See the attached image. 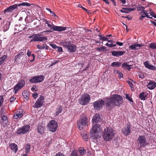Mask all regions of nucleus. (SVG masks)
Masks as SVG:
<instances>
[{
    "mask_svg": "<svg viewBox=\"0 0 156 156\" xmlns=\"http://www.w3.org/2000/svg\"><path fill=\"white\" fill-rule=\"evenodd\" d=\"M123 101V98L121 96L117 94H114L109 98H106V103L107 106L111 108L114 105L120 106Z\"/></svg>",
    "mask_w": 156,
    "mask_h": 156,
    "instance_id": "1",
    "label": "nucleus"
},
{
    "mask_svg": "<svg viewBox=\"0 0 156 156\" xmlns=\"http://www.w3.org/2000/svg\"><path fill=\"white\" fill-rule=\"evenodd\" d=\"M115 135L114 130L111 127H107L104 130L102 133L103 139L105 141L111 140Z\"/></svg>",
    "mask_w": 156,
    "mask_h": 156,
    "instance_id": "2",
    "label": "nucleus"
},
{
    "mask_svg": "<svg viewBox=\"0 0 156 156\" xmlns=\"http://www.w3.org/2000/svg\"><path fill=\"white\" fill-rule=\"evenodd\" d=\"M92 127V132L94 135V138L98 139L100 137L102 129L101 126L98 124H94Z\"/></svg>",
    "mask_w": 156,
    "mask_h": 156,
    "instance_id": "3",
    "label": "nucleus"
},
{
    "mask_svg": "<svg viewBox=\"0 0 156 156\" xmlns=\"http://www.w3.org/2000/svg\"><path fill=\"white\" fill-rule=\"evenodd\" d=\"M88 121L87 116L83 115L77 121V126L80 130L82 129L84 127L88 125Z\"/></svg>",
    "mask_w": 156,
    "mask_h": 156,
    "instance_id": "4",
    "label": "nucleus"
},
{
    "mask_svg": "<svg viewBox=\"0 0 156 156\" xmlns=\"http://www.w3.org/2000/svg\"><path fill=\"white\" fill-rule=\"evenodd\" d=\"M90 95L87 93H85L80 97L78 101L80 105H85L90 102Z\"/></svg>",
    "mask_w": 156,
    "mask_h": 156,
    "instance_id": "5",
    "label": "nucleus"
},
{
    "mask_svg": "<svg viewBox=\"0 0 156 156\" xmlns=\"http://www.w3.org/2000/svg\"><path fill=\"white\" fill-rule=\"evenodd\" d=\"M30 126L29 124H26L17 129L16 133L18 135H23L29 132Z\"/></svg>",
    "mask_w": 156,
    "mask_h": 156,
    "instance_id": "6",
    "label": "nucleus"
},
{
    "mask_svg": "<svg viewBox=\"0 0 156 156\" xmlns=\"http://www.w3.org/2000/svg\"><path fill=\"white\" fill-rule=\"evenodd\" d=\"M29 38L32 39L31 40L30 42L34 41H46L48 38L47 37H45L41 36V34H33L31 36L28 37Z\"/></svg>",
    "mask_w": 156,
    "mask_h": 156,
    "instance_id": "7",
    "label": "nucleus"
},
{
    "mask_svg": "<svg viewBox=\"0 0 156 156\" xmlns=\"http://www.w3.org/2000/svg\"><path fill=\"white\" fill-rule=\"evenodd\" d=\"M58 127V124L56 121L52 120L50 121L47 125V128L51 132H55Z\"/></svg>",
    "mask_w": 156,
    "mask_h": 156,
    "instance_id": "8",
    "label": "nucleus"
},
{
    "mask_svg": "<svg viewBox=\"0 0 156 156\" xmlns=\"http://www.w3.org/2000/svg\"><path fill=\"white\" fill-rule=\"evenodd\" d=\"M137 142L140 145V148L145 147L148 145L145 136L144 135L140 136L137 139Z\"/></svg>",
    "mask_w": 156,
    "mask_h": 156,
    "instance_id": "9",
    "label": "nucleus"
},
{
    "mask_svg": "<svg viewBox=\"0 0 156 156\" xmlns=\"http://www.w3.org/2000/svg\"><path fill=\"white\" fill-rule=\"evenodd\" d=\"M25 82L23 80L20 81L13 88V92L16 94L17 92L19 91L25 85Z\"/></svg>",
    "mask_w": 156,
    "mask_h": 156,
    "instance_id": "10",
    "label": "nucleus"
},
{
    "mask_svg": "<svg viewBox=\"0 0 156 156\" xmlns=\"http://www.w3.org/2000/svg\"><path fill=\"white\" fill-rule=\"evenodd\" d=\"M44 76L40 75L33 77L29 80L30 82L32 83H36L42 82L44 79Z\"/></svg>",
    "mask_w": 156,
    "mask_h": 156,
    "instance_id": "11",
    "label": "nucleus"
},
{
    "mask_svg": "<svg viewBox=\"0 0 156 156\" xmlns=\"http://www.w3.org/2000/svg\"><path fill=\"white\" fill-rule=\"evenodd\" d=\"M105 103V101L103 100H98L93 103L94 108L97 110H99L102 108L103 105Z\"/></svg>",
    "mask_w": 156,
    "mask_h": 156,
    "instance_id": "12",
    "label": "nucleus"
},
{
    "mask_svg": "<svg viewBox=\"0 0 156 156\" xmlns=\"http://www.w3.org/2000/svg\"><path fill=\"white\" fill-rule=\"evenodd\" d=\"M122 131L125 136H127L130 134L131 132L130 123H127L122 129Z\"/></svg>",
    "mask_w": 156,
    "mask_h": 156,
    "instance_id": "13",
    "label": "nucleus"
},
{
    "mask_svg": "<svg viewBox=\"0 0 156 156\" xmlns=\"http://www.w3.org/2000/svg\"><path fill=\"white\" fill-rule=\"evenodd\" d=\"M44 101V98L42 96L40 95L35 104L34 105V107L38 108L40 107L43 105Z\"/></svg>",
    "mask_w": 156,
    "mask_h": 156,
    "instance_id": "14",
    "label": "nucleus"
},
{
    "mask_svg": "<svg viewBox=\"0 0 156 156\" xmlns=\"http://www.w3.org/2000/svg\"><path fill=\"white\" fill-rule=\"evenodd\" d=\"M147 81V86L148 89L151 90L154 89L156 86V82L151 80H148Z\"/></svg>",
    "mask_w": 156,
    "mask_h": 156,
    "instance_id": "15",
    "label": "nucleus"
},
{
    "mask_svg": "<svg viewBox=\"0 0 156 156\" xmlns=\"http://www.w3.org/2000/svg\"><path fill=\"white\" fill-rule=\"evenodd\" d=\"M144 45L141 44H137L134 43L133 44L129 46V48L132 50H136L139 49L140 47L143 46Z\"/></svg>",
    "mask_w": 156,
    "mask_h": 156,
    "instance_id": "16",
    "label": "nucleus"
},
{
    "mask_svg": "<svg viewBox=\"0 0 156 156\" xmlns=\"http://www.w3.org/2000/svg\"><path fill=\"white\" fill-rule=\"evenodd\" d=\"M112 55L114 56L118 57L122 55L125 53L124 51H111Z\"/></svg>",
    "mask_w": 156,
    "mask_h": 156,
    "instance_id": "17",
    "label": "nucleus"
},
{
    "mask_svg": "<svg viewBox=\"0 0 156 156\" xmlns=\"http://www.w3.org/2000/svg\"><path fill=\"white\" fill-rule=\"evenodd\" d=\"M100 117L99 115L96 114L94 115V116L93 119H92V122L93 124H98V123H99L100 122Z\"/></svg>",
    "mask_w": 156,
    "mask_h": 156,
    "instance_id": "18",
    "label": "nucleus"
},
{
    "mask_svg": "<svg viewBox=\"0 0 156 156\" xmlns=\"http://www.w3.org/2000/svg\"><path fill=\"white\" fill-rule=\"evenodd\" d=\"M145 67L147 68L152 70H156V67L155 66L150 65L148 61H146L144 63Z\"/></svg>",
    "mask_w": 156,
    "mask_h": 156,
    "instance_id": "19",
    "label": "nucleus"
},
{
    "mask_svg": "<svg viewBox=\"0 0 156 156\" xmlns=\"http://www.w3.org/2000/svg\"><path fill=\"white\" fill-rule=\"evenodd\" d=\"M17 7V4L13 5L4 9V12L5 13H6V12H12L13 10L16 9Z\"/></svg>",
    "mask_w": 156,
    "mask_h": 156,
    "instance_id": "20",
    "label": "nucleus"
},
{
    "mask_svg": "<svg viewBox=\"0 0 156 156\" xmlns=\"http://www.w3.org/2000/svg\"><path fill=\"white\" fill-rule=\"evenodd\" d=\"M66 28L64 27L55 26L54 25L52 28V30L53 31H62L65 30H66Z\"/></svg>",
    "mask_w": 156,
    "mask_h": 156,
    "instance_id": "21",
    "label": "nucleus"
},
{
    "mask_svg": "<svg viewBox=\"0 0 156 156\" xmlns=\"http://www.w3.org/2000/svg\"><path fill=\"white\" fill-rule=\"evenodd\" d=\"M1 122L5 125H7L8 123V120L7 115L1 116Z\"/></svg>",
    "mask_w": 156,
    "mask_h": 156,
    "instance_id": "22",
    "label": "nucleus"
},
{
    "mask_svg": "<svg viewBox=\"0 0 156 156\" xmlns=\"http://www.w3.org/2000/svg\"><path fill=\"white\" fill-rule=\"evenodd\" d=\"M67 49L71 52H75L76 49V46L73 43H72Z\"/></svg>",
    "mask_w": 156,
    "mask_h": 156,
    "instance_id": "23",
    "label": "nucleus"
},
{
    "mask_svg": "<svg viewBox=\"0 0 156 156\" xmlns=\"http://www.w3.org/2000/svg\"><path fill=\"white\" fill-rule=\"evenodd\" d=\"M45 129V126L43 124L39 125L37 129L38 132L40 134H42L44 133Z\"/></svg>",
    "mask_w": 156,
    "mask_h": 156,
    "instance_id": "24",
    "label": "nucleus"
},
{
    "mask_svg": "<svg viewBox=\"0 0 156 156\" xmlns=\"http://www.w3.org/2000/svg\"><path fill=\"white\" fill-rule=\"evenodd\" d=\"M23 114L21 112H16L14 114L13 117L15 119H18L22 117Z\"/></svg>",
    "mask_w": 156,
    "mask_h": 156,
    "instance_id": "25",
    "label": "nucleus"
},
{
    "mask_svg": "<svg viewBox=\"0 0 156 156\" xmlns=\"http://www.w3.org/2000/svg\"><path fill=\"white\" fill-rule=\"evenodd\" d=\"M72 42L69 41L68 39H66L61 42L62 45L65 48H67L71 44Z\"/></svg>",
    "mask_w": 156,
    "mask_h": 156,
    "instance_id": "26",
    "label": "nucleus"
},
{
    "mask_svg": "<svg viewBox=\"0 0 156 156\" xmlns=\"http://www.w3.org/2000/svg\"><path fill=\"white\" fill-rule=\"evenodd\" d=\"M10 148L13 151L16 153L18 150V147L17 145L15 143H12L9 145Z\"/></svg>",
    "mask_w": 156,
    "mask_h": 156,
    "instance_id": "27",
    "label": "nucleus"
},
{
    "mask_svg": "<svg viewBox=\"0 0 156 156\" xmlns=\"http://www.w3.org/2000/svg\"><path fill=\"white\" fill-rule=\"evenodd\" d=\"M62 110V107L61 106L59 105L57 108L56 109V112L54 114V115L56 116L59 114L61 113Z\"/></svg>",
    "mask_w": 156,
    "mask_h": 156,
    "instance_id": "28",
    "label": "nucleus"
},
{
    "mask_svg": "<svg viewBox=\"0 0 156 156\" xmlns=\"http://www.w3.org/2000/svg\"><path fill=\"white\" fill-rule=\"evenodd\" d=\"M147 96V93L143 92L140 94L139 97L141 100L144 101Z\"/></svg>",
    "mask_w": 156,
    "mask_h": 156,
    "instance_id": "29",
    "label": "nucleus"
},
{
    "mask_svg": "<svg viewBox=\"0 0 156 156\" xmlns=\"http://www.w3.org/2000/svg\"><path fill=\"white\" fill-rule=\"evenodd\" d=\"M10 24V22L9 21H7L4 25L3 27V30L4 32H5L8 30L9 28Z\"/></svg>",
    "mask_w": 156,
    "mask_h": 156,
    "instance_id": "30",
    "label": "nucleus"
},
{
    "mask_svg": "<svg viewBox=\"0 0 156 156\" xmlns=\"http://www.w3.org/2000/svg\"><path fill=\"white\" fill-rule=\"evenodd\" d=\"M45 24H47L48 26L49 27V28L52 29V28L53 27L54 25L51 22L50 20H48L47 19H44V20Z\"/></svg>",
    "mask_w": 156,
    "mask_h": 156,
    "instance_id": "31",
    "label": "nucleus"
},
{
    "mask_svg": "<svg viewBox=\"0 0 156 156\" xmlns=\"http://www.w3.org/2000/svg\"><path fill=\"white\" fill-rule=\"evenodd\" d=\"M22 95L26 100L29 99V93L28 91L26 90L23 91L22 93Z\"/></svg>",
    "mask_w": 156,
    "mask_h": 156,
    "instance_id": "32",
    "label": "nucleus"
},
{
    "mask_svg": "<svg viewBox=\"0 0 156 156\" xmlns=\"http://www.w3.org/2000/svg\"><path fill=\"white\" fill-rule=\"evenodd\" d=\"M121 65V63L118 61L114 62L112 63L111 66L112 67L116 66L118 67H120Z\"/></svg>",
    "mask_w": 156,
    "mask_h": 156,
    "instance_id": "33",
    "label": "nucleus"
},
{
    "mask_svg": "<svg viewBox=\"0 0 156 156\" xmlns=\"http://www.w3.org/2000/svg\"><path fill=\"white\" fill-rule=\"evenodd\" d=\"M26 49L25 48H23L20 50L18 52V53L20 55V56H21L23 55H26Z\"/></svg>",
    "mask_w": 156,
    "mask_h": 156,
    "instance_id": "34",
    "label": "nucleus"
},
{
    "mask_svg": "<svg viewBox=\"0 0 156 156\" xmlns=\"http://www.w3.org/2000/svg\"><path fill=\"white\" fill-rule=\"evenodd\" d=\"M31 4L28 3L27 2H23L21 3L17 4V7L21 6H29L31 5Z\"/></svg>",
    "mask_w": 156,
    "mask_h": 156,
    "instance_id": "35",
    "label": "nucleus"
},
{
    "mask_svg": "<svg viewBox=\"0 0 156 156\" xmlns=\"http://www.w3.org/2000/svg\"><path fill=\"white\" fill-rule=\"evenodd\" d=\"M143 13L146 16V17L147 18H151L152 17H150L148 15L149 13L148 12L147 10H144L143 11H142L140 12V14Z\"/></svg>",
    "mask_w": 156,
    "mask_h": 156,
    "instance_id": "36",
    "label": "nucleus"
},
{
    "mask_svg": "<svg viewBox=\"0 0 156 156\" xmlns=\"http://www.w3.org/2000/svg\"><path fill=\"white\" fill-rule=\"evenodd\" d=\"M149 47L151 49H156V43H151L149 44Z\"/></svg>",
    "mask_w": 156,
    "mask_h": 156,
    "instance_id": "37",
    "label": "nucleus"
},
{
    "mask_svg": "<svg viewBox=\"0 0 156 156\" xmlns=\"http://www.w3.org/2000/svg\"><path fill=\"white\" fill-rule=\"evenodd\" d=\"M25 149L26 150V153L27 154L29 151L30 149V146L29 144H27L25 146Z\"/></svg>",
    "mask_w": 156,
    "mask_h": 156,
    "instance_id": "38",
    "label": "nucleus"
},
{
    "mask_svg": "<svg viewBox=\"0 0 156 156\" xmlns=\"http://www.w3.org/2000/svg\"><path fill=\"white\" fill-rule=\"evenodd\" d=\"M124 9L125 10H126L127 11V13H129V12H130L131 11L135 10L136 9V8H132L131 7H128V8H124Z\"/></svg>",
    "mask_w": 156,
    "mask_h": 156,
    "instance_id": "39",
    "label": "nucleus"
},
{
    "mask_svg": "<svg viewBox=\"0 0 156 156\" xmlns=\"http://www.w3.org/2000/svg\"><path fill=\"white\" fill-rule=\"evenodd\" d=\"M79 152L80 154L82 155L86 153V151L83 148H80L79 150Z\"/></svg>",
    "mask_w": 156,
    "mask_h": 156,
    "instance_id": "40",
    "label": "nucleus"
},
{
    "mask_svg": "<svg viewBox=\"0 0 156 156\" xmlns=\"http://www.w3.org/2000/svg\"><path fill=\"white\" fill-rule=\"evenodd\" d=\"M98 36L100 37V40L103 41H107L108 39V38H107L106 37H102L100 35H98Z\"/></svg>",
    "mask_w": 156,
    "mask_h": 156,
    "instance_id": "41",
    "label": "nucleus"
},
{
    "mask_svg": "<svg viewBox=\"0 0 156 156\" xmlns=\"http://www.w3.org/2000/svg\"><path fill=\"white\" fill-rule=\"evenodd\" d=\"M81 135L82 136L83 138L86 141H87L88 140V138L87 135L86 134H82Z\"/></svg>",
    "mask_w": 156,
    "mask_h": 156,
    "instance_id": "42",
    "label": "nucleus"
},
{
    "mask_svg": "<svg viewBox=\"0 0 156 156\" xmlns=\"http://www.w3.org/2000/svg\"><path fill=\"white\" fill-rule=\"evenodd\" d=\"M125 98L126 99L128 100L129 101L131 102H133V100L132 98L129 97L128 94H126Z\"/></svg>",
    "mask_w": 156,
    "mask_h": 156,
    "instance_id": "43",
    "label": "nucleus"
},
{
    "mask_svg": "<svg viewBox=\"0 0 156 156\" xmlns=\"http://www.w3.org/2000/svg\"><path fill=\"white\" fill-rule=\"evenodd\" d=\"M46 10L49 11L50 12V13L52 14V16H56V15L55 13L53 11H51V10L49 8H46Z\"/></svg>",
    "mask_w": 156,
    "mask_h": 156,
    "instance_id": "44",
    "label": "nucleus"
},
{
    "mask_svg": "<svg viewBox=\"0 0 156 156\" xmlns=\"http://www.w3.org/2000/svg\"><path fill=\"white\" fill-rule=\"evenodd\" d=\"M127 82L129 83V85L130 87L132 89V90H133V89L134 88L133 85L131 82L129 80L127 81Z\"/></svg>",
    "mask_w": 156,
    "mask_h": 156,
    "instance_id": "45",
    "label": "nucleus"
},
{
    "mask_svg": "<svg viewBox=\"0 0 156 156\" xmlns=\"http://www.w3.org/2000/svg\"><path fill=\"white\" fill-rule=\"evenodd\" d=\"M106 49V48L105 46L97 48L96 49L97 50L99 51H100L102 50H105Z\"/></svg>",
    "mask_w": 156,
    "mask_h": 156,
    "instance_id": "46",
    "label": "nucleus"
},
{
    "mask_svg": "<svg viewBox=\"0 0 156 156\" xmlns=\"http://www.w3.org/2000/svg\"><path fill=\"white\" fill-rule=\"evenodd\" d=\"M136 8L138 11H143L144 10L145 8L144 6H141L136 7Z\"/></svg>",
    "mask_w": 156,
    "mask_h": 156,
    "instance_id": "47",
    "label": "nucleus"
},
{
    "mask_svg": "<svg viewBox=\"0 0 156 156\" xmlns=\"http://www.w3.org/2000/svg\"><path fill=\"white\" fill-rule=\"evenodd\" d=\"M5 109L3 108H2L0 111L1 116H2V115H7V114L5 113Z\"/></svg>",
    "mask_w": 156,
    "mask_h": 156,
    "instance_id": "48",
    "label": "nucleus"
},
{
    "mask_svg": "<svg viewBox=\"0 0 156 156\" xmlns=\"http://www.w3.org/2000/svg\"><path fill=\"white\" fill-rule=\"evenodd\" d=\"M30 59V61L31 62H33L34 61L35 59V56L34 54H31V55L29 57Z\"/></svg>",
    "mask_w": 156,
    "mask_h": 156,
    "instance_id": "49",
    "label": "nucleus"
},
{
    "mask_svg": "<svg viewBox=\"0 0 156 156\" xmlns=\"http://www.w3.org/2000/svg\"><path fill=\"white\" fill-rule=\"evenodd\" d=\"M139 78L143 79L145 77L144 73H140L138 74Z\"/></svg>",
    "mask_w": 156,
    "mask_h": 156,
    "instance_id": "50",
    "label": "nucleus"
},
{
    "mask_svg": "<svg viewBox=\"0 0 156 156\" xmlns=\"http://www.w3.org/2000/svg\"><path fill=\"white\" fill-rule=\"evenodd\" d=\"M27 16L26 18L28 17L30 18L32 16V12L31 11H27Z\"/></svg>",
    "mask_w": 156,
    "mask_h": 156,
    "instance_id": "51",
    "label": "nucleus"
},
{
    "mask_svg": "<svg viewBox=\"0 0 156 156\" xmlns=\"http://www.w3.org/2000/svg\"><path fill=\"white\" fill-rule=\"evenodd\" d=\"M70 156H79L76 152L75 151H73L71 154Z\"/></svg>",
    "mask_w": 156,
    "mask_h": 156,
    "instance_id": "52",
    "label": "nucleus"
},
{
    "mask_svg": "<svg viewBox=\"0 0 156 156\" xmlns=\"http://www.w3.org/2000/svg\"><path fill=\"white\" fill-rule=\"evenodd\" d=\"M4 101V98L3 96H0V106L2 105Z\"/></svg>",
    "mask_w": 156,
    "mask_h": 156,
    "instance_id": "53",
    "label": "nucleus"
},
{
    "mask_svg": "<svg viewBox=\"0 0 156 156\" xmlns=\"http://www.w3.org/2000/svg\"><path fill=\"white\" fill-rule=\"evenodd\" d=\"M118 74L119 75V79H120L121 78H123V74L120 71H119V72Z\"/></svg>",
    "mask_w": 156,
    "mask_h": 156,
    "instance_id": "54",
    "label": "nucleus"
},
{
    "mask_svg": "<svg viewBox=\"0 0 156 156\" xmlns=\"http://www.w3.org/2000/svg\"><path fill=\"white\" fill-rule=\"evenodd\" d=\"M57 51L58 52H62V49L61 47L57 46Z\"/></svg>",
    "mask_w": 156,
    "mask_h": 156,
    "instance_id": "55",
    "label": "nucleus"
},
{
    "mask_svg": "<svg viewBox=\"0 0 156 156\" xmlns=\"http://www.w3.org/2000/svg\"><path fill=\"white\" fill-rule=\"evenodd\" d=\"M143 14H142L141 16L140 17L139 19L140 20H143V18L145 17H146V16L144 14L142 13Z\"/></svg>",
    "mask_w": 156,
    "mask_h": 156,
    "instance_id": "56",
    "label": "nucleus"
},
{
    "mask_svg": "<svg viewBox=\"0 0 156 156\" xmlns=\"http://www.w3.org/2000/svg\"><path fill=\"white\" fill-rule=\"evenodd\" d=\"M59 60H55L53 62H52L51 65V66H52L54 65H55L57 63Z\"/></svg>",
    "mask_w": 156,
    "mask_h": 156,
    "instance_id": "57",
    "label": "nucleus"
},
{
    "mask_svg": "<svg viewBox=\"0 0 156 156\" xmlns=\"http://www.w3.org/2000/svg\"><path fill=\"white\" fill-rule=\"evenodd\" d=\"M16 98L15 97H14V96H12L11 97L10 99V102H13L16 100Z\"/></svg>",
    "mask_w": 156,
    "mask_h": 156,
    "instance_id": "58",
    "label": "nucleus"
},
{
    "mask_svg": "<svg viewBox=\"0 0 156 156\" xmlns=\"http://www.w3.org/2000/svg\"><path fill=\"white\" fill-rule=\"evenodd\" d=\"M31 90L32 91H37V88L36 86H33L32 88H31Z\"/></svg>",
    "mask_w": 156,
    "mask_h": 156,
    "instance_id": "59",
    "label": "nucleus"
},
{
    "mask_svg": "<svg viewBox=\"0 0 156 156\" xmlns=\"http://www.w3.org/2000/svg\"><path fill=\"white\" fill-rule=\"evenodd\" d=\"M55 156H65L63 154L60 152H58V153H57L55 154Z\"/></svg>",
    "mask_w": 156,
    "mask_h": 156,
    "instance_id": "60",
    "label": "nucleus"
},
{
    "mask_svg": "<svg viewBox=\"0 0 156 156\" xmlns=\"http://www.w3.org/2000/svg\"><path fill=\"white\" fill-rule=\"evenodd\" d=\"M38 95V94L37 93H34L32 95L33 97L35 99L37 98Z\"/></svg>",
    "mask_w": 156,
    "mask_h": 156,
    "instance_id": "61",
    "label": "nucleus"
},
{
    "mask_svg": "<svg viewBox=\"0 0 156 156\" xmlns=\"http://www.w3.org/2000/svg\"><path fill=\"white\" fill-rule=\"evenodd\" d=\"M50 45L53 48H57V46L54 44H50Z\"/></svg>",
    "mask_w": 156,
    "mask_h": 156,
    "instance_id": "62",
    "label": "nucleus"
},
{
    "mask_svg": "<svg viewBox=\"0 0 156 156\" xmlns=\"http://www.w3.org/2000/svg\"><path fill=\"white\" fill-rule=\"evenodd\" d=\"M128 65H129L127 64V63L126 62V63H123L122 64V66L123 67H124L125 69H126Z\"/></svg>",
    "mask_w": 156,
    "mask_h": 156,
    "instance_id": "63",
    "label": "nucleus"
},
{
    "mask_svg": "<svg viewBox=\"0 0 156 156\" xmlns=\"http://www.w3.org/2000/svg\"><path fill=\"white\" fill-rule=\"evenodd\" d=\"M31 51L28 50L27 51V55L29 57H30L31 55Z\"/></svg>",
    "mask_w": 156,
    "mask_h": 156,
    "instance_id": "64",
    "label": "nucleus"
}]
</instances>
